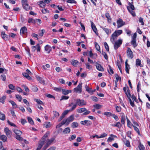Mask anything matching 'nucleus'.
Here are the masks:
<instances>
[{
	"label": "nucleus",
	"instance_id": "18",
	"mask_svg": "<svg viewBox=\"0 0 150 150\" xmlns=\"http://www.w3.org/2000/svg\"><path fill=\"white\" fill-rule=\"evenodd\" d=\"M44 144L45 143H44V141H41L40 140L39 142L38 145L36 150H40Z\"/></svg>",
	"mask_w": 150,
	"mask_h": 150
},
{
	"label": "nucleus",
	"instance_id": "50",
	"mask_svg": "<svg viewBox=\"0 0 150 150\" xmlns=\"http://www.w3.org/2000/svg\"><path fill=\"white\" fill-rule=\"evenodd\" d=\"M28 122L31 125H33L34 124V123L33 121L32 118L31 117H28Z\"/></svg>",
	"mask_w": 150,
	"mask_h": 150
},
{
	"label": "nucleus",
	"instance_id": "38",
	"mask_svg": "<svg viewBox=\"0 0 150 150\" xmlns=\"http://www.w3.org/2000/svg\"><path fill=\"white\" fill-rule=\"evenodd\" d=\"M5 115L0 112V119L2 120H4L5 119Z\"/></svg>",
	"mask_w": 150,
	"mask_h": 150
},
{
	"label": "nucleus",
	"instance_id": "20",
	"mask_svg": "<svg viewBox=\"0 0 150 150\" xmlns=\"http://www.w3.org/2000/svg\"><path fill=\"white\" fill-rule=\"evenodd\" d=\"M127 60L125 62V71L126 73L127 74L129 73V69L130 68L129 67V65L127 63Z\"/></svg>",
	"mask_w": 150,
	"mask_h": 150
},
{
	"label": "nucleus",
	"instance_id": "51",
	"mask_svg": "<svg viewBox=\"0 0 150 150\" xmlns=\"http://www.w3.org/2000/svg\"><path fill=\"white\" fill-rule=\"evenodd\" d=\"M86 68L88 69H91L92 68V66L89 64V63H87L86 64Z\"/></svg>",
	"mask_w": 150,
	"mask_h": 150
},
{
	"label": "nucleus",
	"instance_id": "55",
	"mask_svg": "<svg viewBox=\"0 0 150 150\" xmlns=\"http://www.w3.org/2000/svg\"><path fill=\"white\" fill-rule=\"evenodd\" d=\"M143 18L141 17H140L139 19V21L140 23H141V25H144V23L143 21Z\"/></svg>",
	"mask_w": 150,
	"mask_h": 150
},
{
	"label": "nucleus",
	"instance_id": "59",
	"mask_svg": "<svg viewBox=\"0 0 150 150\" xmlns=\"http://www.w3.org/2000/svg\"><path fill=\"white\" fill-rule=\"evenodd\" d=\"M21 135H16V139L20 141H22L23 140V139L20 136Z\"/></svg>",
	"mask_w": 150,
	"mask_h": 150
},
{
	"label": "nucleus",
	"instance_id": "8",
	"mask_svg": "<svg viewBox=\"0 0 150 150\" xmlns=\"http://www.w3.org/2000/svg\"><path fill=\"white\" fill-rule=\"evenodd\" d=\"M117 28H120L125 24V22L123 21L122 19L120 18H119L117 21Z\"/></svg>",
	"mask_w": 150,
	"mask_h": 150
},
{
	"label": "nucleus",
	"instance_id": "54",
	"mask_svg": "<svg viewBox=\"0 0 150 150\" xmlns=\"http://www.w3.org/2000/svg\"><path fill=\"white\" fill-rule=\"evenodd\" d=\"M103 114L108 117H109L111 116H112V114L109 112H105Z\"/></svg>",
	"mask_w": 150,
	"mask_h": 150
},
{
	"label": "nucleus",
	"instance_id": "5",
	"mask_svg": "<svg viewBox=\"0 0 150 150\" xmlns=\"http://www.w3.org/2000/svg\"><path fill=\"white\" fill-rule=\"evenodd\" d=\"M76 101V104L77 105L79 106H83L86 104V103L83 100H81L80 99H77L75 100Z\"/></svg>",
	"mask_w": 150,
	"mask_h": 150
},
{
	"label": "nucleus",
	"instance_id": "62",
	"mask_svg": "<svg viewBox=\"0 0 150 150\" xmlns=\"http://www.w3.org/2000/svg\"><path fill=\"white\" fill-rule=\"evenodd\" d=\"M6 98V96H3L0 99V102L2 103H4V100H5Z\"/></svg>",
	"mask_w": 150,
	"mask_h": 150
},
{
	"label": "nucleus",
	"instance_id": "52",
	"mask_svg": "<svg viewBox=\"0 0 150 150\" xmlns=\"http://www.w3.org/2000/svg\"><path fill=\"white\" fill-rule=\"evenodd\" d=\"M71 126L73 128H76L78 126V124L77 122H73L71 124Z\"/></svg>",
	"mask_w": 150,
	"mask_h": 150
},
{
	"label": "nucleus",
	"instance_id": "35",
	"mask_svg": "<svg viewBox=\"0 0 150 150\" xmlns=\"http://www.w3.org/2000/svg\"><path fill=\"white\" fill-rule=\"evenodd\" d=\"M13 131L16 134V135H21L22 134V132L21 131L17 129H14Z\"/></svg>",
	"mask_w": 150,
	"mask_h": 150
},
{
	"label": "nucleus",
	"instance_id": "4",
	"mask_svg": "<svg viewBox=\"0 0 150 150\" xmlns=\"http://www.w3.org/2000/svg\"><path fill=\"white\" fill-rule=\"evenodd\" d=\"M122 40L120 39L116 41L114 45V48L115 50H117L119 47H120L122 44Z\"/></svg>",
	"mask_w": 150,
	"mask_h": 150
},
{
	"label": "nucleus",
	"instance_id": "33",
	"mask_svg": "<svg viewBox=\"0 0 150 150\" xmlns=\"http://www.w3.org/2000/svg\"><path fill=\"white\" fill-rule=\"evenodd\" d=\"M0 139L2 140L3 142H5L7 141V138L5 135H2L0 136Z\"/></svg>",
	"mask_w": 150,
	"mask_h": 150
},
{
	"label": "nucleus",
	"instance_id": "7",
	"mask_svg": "<svg viewBox=\"0 0 150 150\" xmlns=\"http://www.w3.org/2000/svg\"><path fill=\"white\" fill-rule=\"evenodd\" d=\"M127 56L128 58L132 59L134 57V54L132 51L129 47H128L126 51Z\"/></svg>",
	"mask_w": 150,
	"mask_h": 150
},
{
	"label": "nucleus",
	"instance_id": "36",
	"mask_svg": "<svg viewBox=\"0 0 150 150\" xmlns=\"http://www.w3.org/2000/svg\"><path fill=\"white\" fill-rule=\"evenodd\" d=\"M70 132V129L69 127L65 128L63 131V132L64 134L69 133Z\"/></svg>",
	"mask_w": 150,
	"mask_h": 150
},
{
	"label": "nucleus",
	"instance_id": "24",
	"mask_svg": "<svg viewBox=\"0 0 150 150\" xmlns=\"http://www.w3.org/2000/svg\"><path fill=\"white\" fill-rule=\"evenodd\" d=\"M105 16L107 18V20L109 23H110L112 20L110 14L108 13H105Z\"/></svg>",
	"mask_w": 150,
	"mask_h": 150
},
{
	"label": "nucleus",
	"instance_id": "34",
	"mask_svg": "<svg viewBox=\"0 0 150 150\" xmlns=\"http://www.w3.org/2000/svg\"><path fill=\"white\" fill-rule=\"evenodd\" d=\"M86 110V109L85 108H82L77 109V111L78 113H81L85 112Z\"/></svg>",
	"mask_w": 150,
	"mask_h": 150
},
{
	"label": "nucleus",
	"instance_id": "31",
	"mask_svg": "<svg viewBox=\"0 0 150 150\" xmlns=\"http://www.w3.org/2000/svg\"><path fill=\"white\" fill-rule=\"evenodd\" d=\"M62 94H69L71 93V91L70 90H67L62 89Z\"/></svg>",
	"mask_w": 150,
	"mask_h": 150
},
{
	"label": "nucleus",
	"instance_id": "60",
	"mask_svg": "<svg viewBox=\"0 0 150 150\" xmlns=\"http://www.w3.org/2000/svg\"><path fill=\"white\" fill-rule=\"evenodd\" d=\"M41 11L43 13H49V11L47 10V9L45 8L42 9Z\"/></svg>",
	"mask_w": 150,
	"mask_h": 150
},
{
	"label": "nucleus",
	"instance_id": "45",
	"mask_svg": "<svg viewBox=\"0 0 150 150\" xmlns=\"http://www.w3.org/2000/svg\"><path fill=\"white\" fill-rule=\"evenodd\" d=\"M22 87L24 88L26 92H29V90L28 87H27L25 85H23L22 86Z\"/></svg>",
	"mask_w": 150,
	"mask_h": 150
},
{
	"label": "nucleus",
	"instance_id": "41",
	"mask_svg": "<svg viewBox=\"0 0 150 150\" xmlns=\"http://www.w3.org/2000/svg\"><path fill=\"white\" fill-rule=\"evenodd\" d=\"M131 44L133 46L134 48L136 47L137 46L136 40H132L131 42Z\"/></svg>",
	"mask_w": 150,
	"mask_h": 150
},
{
	"label": "nucleus",
	"instance_id": "17",
	"mask_svg": "<svg viewBox=\"0 0 150 150\" xmlns=\"http://www.w3.org/2000/svg\"><path fill=\"white\" fill-rule=\"evenodd\" d=\"M45 50L48 53H49L52 51V47L51 46L47 45L45 46Z\"/></svg>",
	"mask_w": 150,
	"mask_h": 150
},
{
	"label": "nucleus",
	"instance_id": "27",
	"mask_svg": "<svg viewBox=\"0 0 150 150\" xmlns=\"http://www.w3.org/2000/svg\"><path fill=\"white\" fill-rule=\"evenodd\" d=\"M121 122L122 124H124L125 123V115L123 113H121Z\"/></svg>",
	"mask_w": 150,
	"mask_h": 150
},
{
	"label": "nucleus",
	"instance_id": "2",
	"mask_svg": "<svg viewBox=\"0 0 150 150\" xmlns=\"http://www.w3.org/2000/svg\"><path fill=\"white\" fill-rule=\"evenodd\" d=\"M128 4L129 6L127 7V9L129 12L133 16H136L135 12L133 10L135 9V7L134 5L133 1H132L131 2H128Z\"/></svg>",
	"mask_w": 150,
	"mask_h": 150
},
{
	"label": "nucleus",
	"instance_id": "29",
	"mask_svg": "<svg viewBox=\"0 0 150 150\" xmlns=\"http://www.w3.org/2000/svg\"><path fill=\"white\" fill-rule=\"evenodd\" d=\"M141 61L139 59H137L136 60V65L137 67L140 66V67H142V65L141 64Z\"/></svg>",
	"mask_w": 150,
	"mask_h": 150
},
{
	"label": "nucleus",
	"instance_id": "37",
	"mask_svg": "<svg viewBox=\"0 0 150 150\" xmlns=\"http://www.w3.org/2000/svg\"><path fill=\"white\" fill-rule=\"evenodd\" d=\"M36 78L38 80V81H39L40 83H44L45 81H44V80L43 79L40 77L39 76H36Z\"/></svg>",
	"mask_w": 150,
	"mask_h": 150
},
{
	"label": "nucleus",
	"instance_id": "3",
	"mask_svg": "<svg viewBox=\"0 0 150 150\" xmlns=\"http://www.w3.org/2000/svg\"><path fill=\"white\" fill-rule=\"evenodd\" d=\"M74 119V116L73 115H71L66 120H63L62 121V124H66L67 125H68L69 123L72 121Z\"/></svg>",
	"mask_w": 150,
	"mask_h": 150
},
{
	"label": "nucleus",
	"instance_id": "61",
	"mask_svg": "<svg viewBox=\"0 0 150 150\" xmlns=\"http://www.w3.org/2000/svg\"><path fill=\"white\" fill-rule=\"evenodd\" d=\"M85 88L86 89V90L89 93H91V89L90 88H89V87H88V86L86 85L85 86Z\"/></svg>",
	"mask_w": 150,
	"mask_h": 150
},
{
	"label": "nucleus",
	"instance_id": "30",
	"mask_svg": "<svg viewBox=\"0 0 150 150\" xmlns=\"http://www.w3.org/2000/svg\"><path fill=\"white\" fill-rule=\"evenodd\" d=\"M38 5L41 8H44L46 4L43 1H40Z\"/></svg>",
	"mask_w": 150,
	"mask_h": 150
},
{
	"label": "nucleus",
	"instance_id": "9",
	"mask_svg": "<svg viewBox=\"0 0 150 150\" xmlns=\"http://www.w3.org/2000/svg\"><path fill=\"white\" fill-rule=\"evenodd\" d=\"M1 36L2 38L6 41L9 40L10 39V36L6 34L4 32H1Z\"/></svg>",
	"mask_w": 150,
	"mask_h": 150
},
{
	"label": "nucleus",
	"instance_id": "14",
	"mask_svg": "<svg viewBox=\"0 0 150 150\" xmlns=\"http://www.w3.org/2000/svg\"><path fill=\"white\" fill-rule=\"evenodd\" d=\"M49 135L50 132H47L43 136L40 141H44V143H45V141Z\"/></svg>",
	"mask_w": 150,
	"mask_h": 150
},
{
	"label": "nucleus",
	"instance_id": "12",
	"mask_svg": "<svg viewBox=\"0 0 150 150\" xmlns=\"http://www.w3.org/2000/svg\"><path fill=\"white\" fill-rule=\"evenodd\" d=\"M91 27L93 31L96 35H98L97 29L95 24L92 21H91Z\"/></svg>",
	"mask_w": 150,
	"mask_h": 150
},
{
	"label": "nucleus",
	"instance_id": "44",
	"mask_svg": "<svg viewBox=\"0 0 150 150\" xmlns=\"http://www.w3.org/2000/svg\"><path fill=\"white\" fill-rule=\"evenodd\" d=\"M35 24L36 23L38 25H39L42 23L41 20L40 19H36L35 20Z\"/></svg>",
	"mask_w": 150,
	"mask_h": 150
},
{
	"label": "nucleus",
	"instance_id": "1",
	"mask_svg": "<svg viewBox=\"0 0 150 150\" xmlns=\"http://www.w3.org/2000/svg\"><path fill=\"white\" fill-rule=\"evenodd\" d=\"M126 96L129 100L131 105L132 107H134L135 105L134 101L137 102L138 100L134 94H126Z\"/></svg>",
	"mask_w": 150,
	"mask_h": 150
},
{
	"label": "nucleus",
	"instance_id": "47",
	"mask_svg": "<svg viewBox=\"0 0 150 150\" xmlns=\"http://www.w3.org/2000/svg\"><path fill=\"white\" fill-rule=\"evenodd\" d=\"M34 100L36 101L38 105H43V103L41 100L39 99H34Z\"/></svg>",
	"mask_w": 150,
	"mask_h": 150
},
{
	"label": "nucleus",
	"instance_id": "58",
	"mask_svg": "<svg viewBox=\"0 0 150 150\" xmlns=\"http://www.w3.org/2000/svg\"><path fill=\"white\" fill-rule=\"evenodd\" d=\"M95 46L96 49L98 51L100 52V48L99 45L96 42H95Z\"/></svg>",
	"mask_w": 150,
	"mask_h": 150
},
{
	"label": "nucleus",
	"instance_id": "56",
	"mask_svg": "<svg viewBox=\"0 0 150 150\" xmlns=\"http://www.w3.org/2000/svg\"><path fill=\"white\" fill-rule=\"evenodd\" d=\"M45 29H42L41 30H40V32L39 33V35L41 37H42L44 34V33L45 32Z\"/></svg>",
	"mask_w": 150,
	"mask_h": 150
},
{
	"label": "nucleus",
	"instance_id": "63",
	"mask_svg": "<svg viewBox=\"0 0 150 150\" xmlns=\"http://www.w3.org/2000/svg\"><path fill=\"white\" fill-rule=\"evenodd\" d=\"M16 97L19 101H21L22 100V98L21 96L19 94L16 95Z\"/></svg>",
	"mask_w": 150,
	"mask_h": 150
},
{
	"label": "nucleus",
	"instance_id": "46",
	"mask_svg": "<svg viewBox=\"0 0 150 150\" xmlns=\"http://www.w3.org/2000/svg\"><path fill=\"white\" fill-rule=\"evenodd\" d=\"M62 88L61 87L59 88H57L54 87V90L55 91L59 92V93H60L62 92Z\"/></svg>",
	"mask_w": 150,
	"mask_h": 150
},
{
	"label": "nucleus",
	"instance_id": "39",
	"mask_svg": "<svg viewBox=\"0 0 150 150\" xmlns=\"http://www.w3.org/2000/svg\"><path fill=\"white\" fill-rule=\"evenodd\" d=\"M53 113L54 117L57 118H58L59 115V113L56 111H53Z\"/></svg>",
	"mask_w": 150,
	"mask_h": 150
},
{
	"label": "nucleus",
	"instance_id": "23",
	"mask_svg": "<svg viewBox=\"0 0 150 150\" xmlns=\"http://www.w3.org/2000/svg\"><path fill=\"white\" fill-rule=\"evenodd\" d=\"M114 138H117V136L113 135L112 134L110 135V137H109L108 139V142H111L114 140Z\"/></svg>",
	"mask_w": 150,
	"mask_h": 150
},
{
	"label": "nucleus",
	"instance_id": "6",
	"mask_svg": "<svg viewBox=\"0 0 150 150\" xmlns=\"http://www.w3.org/2000/svg\"><path fill=\"white\" fill-rule=\"evenodd\" d=\"M82 83H79L76 88H74V91L76 93H81L82 92Z\"/></svg>",
	"mask_w": 150,
	"mask_h": 150
},
{
	"label": "nucleus",
	"instance_id": "48",
	"mask_svg": "<svg viewBox=\"0 0 150 150\" xmlns=\"http://www.w3.org/2000/svg\"><path fill=\"white\" fill-rule=\"evenodd\" d=\"M0 78L3 81H5L6 80V75L4 74H1V75Z\"/></svg>",
	"mask_w": 150,
	"mask_h": 150
},
{
	"label": "nucleus",
	"instance_id": "40",
	"mask_svg": "<svg viewBox=\"0 0 150 150\" xmlns=\"http://www.w3.org/2000/svg\"><path fill=\"white\" fill-rule=\"evenodd\" d=\"M115 77L116 79V82H118L119 81H121V79L120 76L119 75L117 74H115Z\"/></svg>",
	"mask_w": 150,
	"mask_h": 150
},
{
	"label": "nucleus",
	"instance_id": "49",
	"mask_svg": "<svg viewBox=\"0 0 150 150\" xmlns=\"http://www.w3.org/2000/svg\"><path fill=\"white\" fill-rule=\"evenodd\" d=\"M93 107L97 109H99L102 107V105L99 104H96L93 105Z\"/></svg>",
	"mask_w": 150,
	"mask_h": 150
},
{
	"label": "nucleus",
	"instance_id": "15",
	"mask_svg": "<svg viewBox=\"0 0 150 150\" xmlns=\"http://www.w3.org/2000/svg\"><path fill=\"white\" fill-rule=\"evenodd\" d=\"M27 30L26 27L24 26L21 28L20 32V33L21 35V34H25V33H27Z\"/></svg>",
	"mask_w": 150,
	"mask_h": 150
},
{
	"label": "nucleus",
	"instance_id": "42",
	"mask_svg": "<svg viewBox=\"0 0 150 150\" xmlns=\"http://www.w3.org/2000/svg\"><path fill=\"white\" fill-rule=\"evenodd\" d=\"M35 20L33 19L32 18H28V23H33V24H35Z\"/></svg>",
	"mask_w": 150,
	"mask_h": 150
},
{
	"label": "nucleus",
	"instance_id": "13",
	"mask_svg": "<svg viewBox=\"0 0 150 150\" xmlns=\"http://www.w3.org/2000/svg\"><path fill=\"white\" fill-rule=\"evenodd\" d=\"M23 8L26 11H31L32 10V7L30 6L27 3L25 4H23Z\"/></svg>",
	"mask_w": 150,
	"mask_h": 150
},
{
	"label": "nucleus",
	"instance_id": "21",
	"mask_svg": "<svg viewBox=\"0 0 150 150\" xmlns=\"http://www.w3.org/2000/svg\"><path fill=\"white\" fill-rule=\"evenodd\" d=\"M54 139L55 138L54 137H52L50 139H47L46 141V144L49 146L53 142Z\"/></svg>",
	"mask_w": 150,
	"mask_h": 150
},
{
	"label": "nucleus",
	"instance_id": "10",
	"mask_svg": "<svg viewBox=\"0 0 150 150\" xmlns=\"http://www.w3.org/2000/svg\"><path fill=\"white\" fill-rule=\"evenodd\" d=\"M80 123L82 125L89 126L92 124V122L90 120H85L81 121Z\"/></svg>",
	"mask_w": 150,
	"mask_h": 150
},
{
	"label": "nucleus",
	"instance_id": "26",
	"mask_svg": "<svg viewBox=\"0 0 150 150\" xmlns=\"http://www.w3.org/2000/svg\"><path fill=\"white\" fill-rule=\"evenodd\" d=\"M114 34H115V36H118L120 35L122 33V30H115L114 32Z\"/></svg>",
	"mask_w": 150,
	"mask_h": 150
},
{
	"label": "nucleus",
	"instance_id": "22",
	"mask_svg": "<svg viewBox=\"0 0 150 150\" xmlns=\"http://www.w3.org/2000/svg\"><path fill=\"white\" fill-rule=\"evenodd\" d=\"M102 28L107 35H109L111 32V30L110 29L105 28L104 27H102Z\"/></svg>",
	"mask_w": 150,
	"mask_h": 150
},
{
	"label": "nucleus",
	"instance_id": "32",
	"mask_svg": "<svg viewBox=\"0 0 150 150\" xmlns=\"http://www.w3.org/2000/svg\"><path fill=\"white\" fill-rule=\"evenodd\" d=\"M79 63L78 61L76 60L72 59L71 62V64L74 66H76L77 64Z\"/></svg>",
	"mask_w": 150,
	"mask_h": 150
},
{
	"label": "nucleus",
	"instance_id": "25",
	"mask_svg": "<svg viewBox=\"0 0 150 150\" xmlns=\"http://www.w3.org/2000/svg\"><path fill=\"white\" fill-rule=\"evenodd\" d=\"M96 69L97 70L99 71H104V69L101 65L98 63L96 65Z\"/></svg>",
	"mask_w": 150,
	"mask_h": 150
},
{
	"label": "nucleus",
	"instance_id": "16",
	"mask_svg": "<svg viewBox=\"0 0 150 150\" xmlns=\"http://www.w3.org/2000/svg\"><path fill=\"white\" fill-rule=\"evenodd\" d=\"M122 141L126 146L128 147H130V145L129 140L126 139L125 138H124L122 139Z\"/></svg>",
	"mask_w": 150,
	"mask_h": 150
},
{
	"label": "nucleus",
	"instance_id": "43",
	"mask_svg": "<svg viewBox=\"0 0 150 150\" xmlns=\"http://www.w3.org/2000/svg\"><path fill=\"white\" fill-rule=\"evenodd\" d=\"M109 69H108V73L110 74H113L114 73V71L112 69V67L110 65H108Z\"/></svg>",
	"mask_w": 150,
	"mask_h": 150
},
{
	"label": "nucleus",
	"instance_id": "28",
	"mask_svg": "<svg viewBox=\"0 0 150 150\" xmlns=\"http://www.w3.org/2000/svg\"><path fill=\"white\" fill-rule=\"evenodd\" d=\"M117 37V36H115V34H114V33H113L112 35L110 38V40L113 43L115 41V38H116Z\"/></svg>",
	"mask_w": 150,
	"mask_h": 150
},
{
	"label": "nucleus",
	"instance_id": "11",
	"mask_svg": "<svg viewBox=\"0 0 150 150\" xmlns=\"http://www.w3.org/2000/svg\"><path fill=\"white\" fill-rule=\"evenodd\" d=\"M4 132L8 137H10L12 135V132L8 127H6L4 129Z\"/></svg>",
	"mask_w": 150,
	"mask_h": 150
},
{
	"label": "nucleus",
	"instance_id": "19",
	"mask_svg": "<svg viewBox=\"0 0 150 150\" xmlns=\"http://www.w3.org/2000/svg\"><path fill=\"white\" fill-rule=\"evenodd\" d=\"M123 90L125 94H130L129 87L127 85L123 88Z\"/></svg>",
	"mask_w": 150,
	"mask_h": 150
},
{
	"label": "nucleus",
	"instance_id": "57",
	"mask_svg": "<svg viewBox=\"0 0 150 150\" xmlns=\"http://www.w3.org/2000/svg\"><path fill=\"white\" fill-rule=\"evenodd\" d=\"M9 102L12 104L13 108H15L17 107V105L12 100H10Z\"/></svg>",
	"mask_w": 150,
	"mask_h": 150
},
{
	"label": "nucleus",
	"instance_id": "64",
	"mask_svg": "<svg viewBox=\"0 0 150 150\" xmlns=\"http://www.w3.org/2000/svg\"><path fill=\"white\" fill-rule=\"evenodd\" d=\"M125 31L126 33H127V34L130 36L131 35V31L128 29H125Z\"/></svg>",
	"mask_w": 150,
	"mask_h": 150
},
{
	"label": "nucleus",
	"instance_id": "53",
	"mask_svg": "<svg viewBox=\"0 0 150 150\" xmlns=\"http://www.w3.org/2000/svg\"><path fill=\"white\" fill-rule=\"evenodd\" d=\"M104 45L105 48L106 49V51L107 52H109V46H108V44L106 42H104Z\"/></svg>",
	"mask_w": 150,
	"mask_h": 150
}]
</instances>
